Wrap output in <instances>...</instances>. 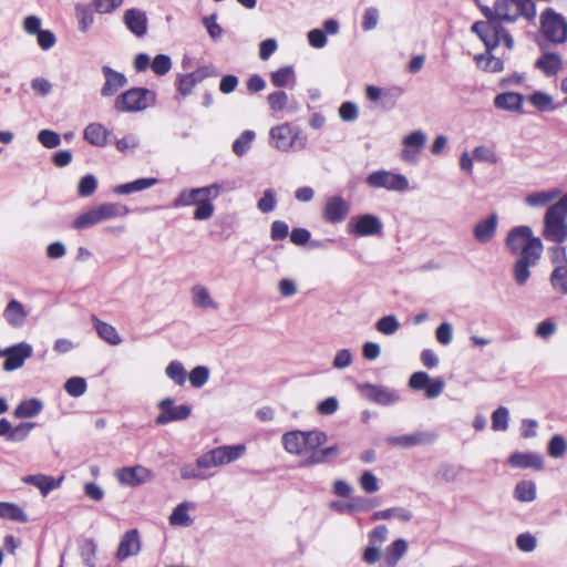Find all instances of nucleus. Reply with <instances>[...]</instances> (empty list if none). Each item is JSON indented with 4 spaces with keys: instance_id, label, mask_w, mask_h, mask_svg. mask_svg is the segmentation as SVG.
<instances>
[{
    "instance_id": "37",
    "label": "nucleus",
    "mask_w": 567,
    "mask_h": 567,
    "mask_svg": "<svg viewBox=\"0 0 567 567\" xmlns=\"http://www.w3.org/2000/svg\"><path fill=\"white\" fill-rule=\"evenodd\" d=\"M83 136L94 146H105L109 131L100 123H91L84 128Z\"/></svg>"
},
{
    "instance_id": "34",
    "label": "nucleus",
    "mask_w": 567,
    "mask_h": 567,
    "mask_svg": "<svg viewBox=\"0 0 567 567\" xmlns=\"http://www.w3.org/2000/svg\"><path fill=\"white\" fill-rule=\"evenodd\" d=\"M524 97L519 93L506 92L496 95L494 104L497 109L520 112L523 107Z\"/></svg>"
},
{
    "instance_id": "17",
    "label": "nucleus",
    "mask_w": 567,
    "mask_h": 567,
    "mask_svg": "<svg viewBox=\"0 0 567 567\" xmlns=\"http://www.w3.org/2000/svg\"><path fill=\"white\" fill-rule=\"evenodd\" d=\"M349 210L348 202L342 196L336 195L326 200L322 217L329 224H339L348 217Z\"/></svg>"
},
{
    "instance_id": "15",
    "label": "nucleus",
    "mask_w": 567,
    "mask_h": 567,
    "mask_svg": "<svg viewBox=\"0 0 567 567\" xmlns=\"http://www.w3.org/2000/svg\"><path fill=\"white\" fill-rule=\"evenodd\" d=\"M359 390L367 400L380 405H392L400 401L395 390L383 385L363 383L359 385Z\"/></svg>"
},
{
    "instance_id": "23",
    "label": "nucleus",
    "mask_w": 567,
    "mask_h": 567,
    "mask_svg": "<svg viewBox=\"0 0 567 567\" xmlns=\"http://www.w3.org/2000/svg\"><path fill=\"white\" fill-rule=\"evenodd\" d=\"M102 72L105 78V83L101 89L102 96L109 97L114 95L127 83V79L123 73L117 72L107 65L102 66Z\"/></svg>"
},
{
    "instance_id": "38",
    "label": "nucleus",
    "mask_w": 567,
    "mask_h": 567,
    "mask_svg": "<svg viewBox=\"0 0 567 567\" xmlns=\"http://www.w3.org/2000/svg\"><path fill=\"white\" fill-rule=\"evenodd\" d=\"M0 518L10 519L19 523H27L28 515L17 504L0 502Z\"/></svg>"
},
{
    "instance_id": "40",
    "label": "nucleus",
    "mask_w": 567,
    "mask_h": 567,
    "mask_svg": "<svg viewBox=\"0 0 567 567\" xmlns=\"http://www.w3.org/2000/svg\"><path fill=\"white\" fill-rule=\"evenodd\" d=\"M514 497L522 503H530L536 498V484L533 481H520L514 489Z\"/></svg>"
},
{
    "instance_id": "39",
    "label": "nucleus",
    "mask_w": 567,
    "mask_h": 567,
    "mask_svg": "<svg viewBox=\"0 0 567 567\" xmlns=\"http://www.w3.org/2000/svg\"><path fill=\"white\" fill-rule=\"evenodd\" d=\"M550 285L556 292L567 295V265L555 266L550 274Z\"/></svg>"
},
{
    "instance_id": "63",
    "label": "nucleus",
    "mask_w": 567,
    "mask_h": 567,
    "mask_svg": "<svg viewBox=\"0 0 567 567\" xmlns=\"http://www.w3.org/2000/svg\"><path fill=\"white\" fill-rule=\"evenodd\" d=\"M338 112L343 122H353L359 116V107L354 102L342 103Z\"/></svg>"
},
{
    "instance_id": "55",
    "label": "nucleus",
    "mask_w": 567,
    "mask_h": 567,
    "mask_svg": "<svg viewBox=\"0 0 567 567\" xmlns=\"http://www.w3.org/2000/svg\"><path fill=\"white\" fill-rule=\"evenodd\" d=\"M380 19V11L377 7H369L364 10L362 17V30L368 32L377 28Z\"/></svg>"
},
{
    "instance_id": "20",
    "label": "nucleus",
    "mask_w": 567,
    "mask_h": 567,
    "mask_svg": "<svg viewBox=\"0 0 567 567\" xmlns=\"http://www.w3.org/2000/svg\"><path fill=\"white\" fill-rule=\"evenodd\" d=\"M436 440V434L432 432L419 431L411 434L389 436L386 437L388 444L392 446H400L404 449L431 444Z\"/></svg>"
},
{
    "instance_id": "57",
    "label": "nucleus",
    "mask_w": 567,
    "mask_h": 567,
    "mask_svg": "<svg viewBox=\"0 0 567 567\" xmlns=\"http://www.w3.org/2000/svg\"><path fill=\"white\" fill-rule=\"evenodd\" d=\"M209 378V370L204 365H198L194 368L189 375V382L194 388H202L205 385Z\"/></svg>"
},
{
    "instance_id": "64",
    "label": "nucleus",
    "mask_w": 567,
    "mask_h": 567,
    "mask_svg": "<svg viewBox=\"0 0 567 567\" xmlns=\"http://www.w3.org/2000/svg\"><path fill=\"white\" fill-rule=\"evenodd\" d=\"M277 205L276 194L272 189H266L262 197L258 200L257 207L261 213H270Z\"/></svg>"
},
{
    "instance_id": "62",
    "label": "nucleus",
    "mask_w": 567,
    "mask_h": 567,
    "mask_svg": "<svg viewBox=\"0 0 567 567\" xmlns=\"http://www.w3.org/2000/svg\"><path fill=\"white\" fill-rule=\"evenodd\" d=\"M38 141L47 148H54L60 145V135L51 130H41L38 133Z\"/></svg>"
},
{
    "instance_id": "28",
    "label": "nucleus",
    "mask_w": 567,
    "mask_h": 567,
    "mask_svg": "<svg viewBox=\"0 0 567 567\" xmlns=\"http://www.w3.org/2000/svg\"><path fill=\"white\" fill-rule=\"evenodd\" d=\"M246 447L243 444L223 445L212 449L217 466H223L237 461L245 453Z\"/></svg>"
},
{
    "instance_id": "41",
    "label": "nucleus",
    "mask_w": 567,
    "mask_h": 567,
    "mask_svg": "<svg viewBox=\"0 0 567 567\" xmlns=\"http://www.w3.org/2000/svg\"><path fill=\"white\" fill-rule=\"evenodd\" d=\"M396 517L401 522H409L412 518V513L403 507H392L383 511H378L372 515L373 520H385Z\"/></svg>"
},
{
    "instance_id": "45",
    "label": "nucleus",
    "mask_w": 567,
    "mask_h": 567,
    "mask_svg": "<svg viewBox=\"0 0 567 567\" xmlns=\"http://www.w3.org/2000/svg\"><path fill=\"white\" fill-rule=\"evenodd\" d=\"M165 374L177 385H184L187 379V373L183 363L177 360L171 361L168 363V365L165 369Z\"/></svg>"
},
{
    "instance_id": "52",
    "label": "nucleus",
    "mask_w": 567,
    "mask_h": 567,
    "mask_svg": "<svg viewBox=\"0 0 567 567\" xmlns=\"http://www.w3.org/2000/svg\"><path fill=\"white\" fill-rule=\"evenodd\" d=\"M34 426L35 423L33 422H23L12 426L9 435V442L18 443L24 441L30 435Z\"/></svg>"
},
{
    "instance_id": "21",
    "label": "nucleus",
    "mask_w": 567,
    "mask_h": 567,
    "mask_svg": "<svg viewBox=\"0 0 567 567\" xmlns=\"http://www.w3.org/2000/svg\"><path fill=\"white\" fill-rule=\"evenodd\" d=\"M123 22L135 37L143 38L146 35L148 19L145 11L137 8L127 9L123 14Z\"/></svg>"
},
{
    "instance_id": "49",
    "label": "nucleus",
    "mask_w": 567,
    "mask_h": 567,
    "mask_svg": "<svg viewBox=\"0 0 567 567\" xmlns=\"http://www.w3.org/2000/svg\"><path fill=\"white\" fill-rule=\"evenodd\" d=\"M566 451H567L566 439L560 434H556V435L551 436V439L548 442V446H547L548 455L554 458H559L566 454Z\"/></svg>"
},
{
    "instance_id": "14",
    "label": "nucleus",
    "mask_w": 567,
    "mask_h": 567,
    "mask_svg": "<svg viewBox=\"0 0 567 567\" xmlns=\"http://www.w3.org/2000/svg\"><path fill=\"white\" fill-rule=\"evenodd\" d=\"M114 475L121 485L130 487L145 484L152 481L154 476L153 472L143 465L121 467L115 472Z\"/></svg>"
},
{
    "instance_id": "43",
    "label": "nucleus",
    "mask_w": 567,
    "mask_h": 567,
    "mask_svg": "<svg viewBox=\"0 0 567 567\" xmlns=\"http://www.w3.org/2000/svg\"><path fill=\"white\" fill-rule=\"evenodd\" d=\"M217 197L204 196L200 197L199 202L195 205L196 208L194 210V219L196 220H207L209 219L215 210V206L213 202Z\"/></svg>"
},
{
    "instance_id": "13",
    "label": "nucleus",
    "mask_w": 567,
    "mask_h": 567,
    "mask_svg": "<svg viewBox=\"0 0 567 567\" xmlns=\"http://www.w3.org/2000/svg\"><path fill=\"white\" fill-rule=\"evenodd\" d=\"M221 190V186L216 183L204 187L185 188L174 199L173 207L179 208L196 205L203 195L218 197Z\"/></svg>"
},
{
    "instance_id": "18",
    "label": "nucleus",
    "mask_w": 567,
    "mask_h": 567,
    "mask_svg": "<svg viewBox=\"0 0 567 567\" xmlns=\"http://www.w3.org/2000/svg\"><path fill=\"white\" fill-rule=\"evenodd\" d=\"M537 246L530 247L526 256H519L514 265V279L518 286H524L530 277V267L535 266L542 255H537Z\"/></svg>"
},
{
    "instance_id": "60",
    "label": "nucleus",
    "mask_w": 567,
    "mask_h": 567,
    "mask_svg": "<svg viewBox=\"0 0 567 567\" xmlns=\"http://www.w3.org/2000/svg\"><path fill=\"white\" fill-rule=\"evenodd\" d=\"M115 145L117 151L124 154H128L134 152V150L140 146V138L135 134H128L117 140Z\"/></svg>"
},
{
    "instance_id": "32",
    "label": "nucleus",
    "mask_w": 567,
    "mask_h": 567,
    "mask_svg": "<svg viewBox=\"0 0 567 567\" xmlns=\"http://www.w3.org/2000/svg\"><path fill=\"white\" fill-rule=\"evenodd\" d=\"M92 323L96 330L97 336L111 346H118L122 343V338L116 328L111 323L102 321L95 315L91 317Z\"/></svg>"
},
{
    "instance_id": "56",
    "label": "nucleus",
    "mask_w": 567,
    "mask_h": 567,
    "mask_svg": "<svg viewBox=\"0 0 567 567\" xmlns=\"http://www.w3.org/2000/svg\"><path fill=\"white\" fill-rule=\"evenodd\" d=\"M202 22L213 41H218L221 38L224 30L217 23V14L213 13L206 16L203 18Z\"/></svg>"
},
{
    "instance_id": "59",
    "label": "nucleus",
    "mask_w": 567,
    "mask_h": 567,
    "mask_svg": "<svg viewBox=\"0 0 567 567\" xmlns=\"http://www.w3.org/2000/svg\"><path fill=\"white\" fill-rule=\"evenodd\" d=\"M359 484L367 493H377L380 488L378 477L371 471H364L360 478Z\"/></svg>"
},
{
    "instance_id": "58",
    "label": "nucleus",
    "mask_w": 567,
    "mask_h": 567,
    "mask_svg": "<svg viewBox=\"0 0 567 567\" xmlns=\"http://www.w3.org/2000/svg\"><path fill=\"white\" fill-rule=\"evenodd\" d=\"M151 69L155 74L164 75L172 69V60L166 54H157L151 63Z\"/></svg>"
},
{
    "instance_id": "5",
    "label": "nucleus",
    "mask_w": 567,
    "mask_h": 567,
    "mask_svg": "<svg viewBox=\"0 0 567 567\" xmlns=\"http://www.w3.org/2000/svg\"><path fill=\"white\" fill-rule=\"evenodd\" d=\"M130 209L127 206L117 203H104L79 215L72 226L75 229H86L101 221L126 216Z\"/></svg>"
},
{
    "instance_id": "7",
    "label": "nucleus",
    "mask_w": 567,
    "mask_h": 567,
    "mask_svg": "<svg viewBox=\"0 0 567 567\" xmlns=\"http://www.w3.org/2000/svg\"><path fill=\"white\" fill-rule=\"evenodd\" d=\"M156 103V93L146 87H132L120 94L114 109L121 113L142 112Z\"/></svg>"
},
{
    "instance_id": "61",
    "label": "nucleus",
    "mask_w": 567,
    "mask_h": 567,
    "mask_svg": "<svg viewBox=\"0 0 567 567\" xmlns=\"http://www.w3.org/2000/svg\"><path fill=\"white\" fill-rule=\"evenodd\" d=\"M267 101L274 112H279L288 104V94L285 91H275L268 95Z\"/></svg>"
},
{
    "instance_id": "50",
    "label": "nucleus",
    "mask_w": 567,
    "mask_h": 567,
    "mask_svg": "<svg viewBox=\"0 0 567 567\" xmlns=\"http://www.w3.org/2000/svg\"><path fill=\"white\" fill-rule=\"evenodd\" d=\"M66 393L73 398H79L86 392L87 384L84 378L72 377L64 383Z\"/></svg>"
},
{
    "instance_id": "30",
    "label": "nucleus",
    "mask_w": 567,
    "mask_h": 567,
    "mask_svg": "<svg viewBox=\"0 0 567 567\" xmlns=\"http://www.w3.org/2000/svg\"><path fill=\"white\" fill-rule=\"evenodd\" d=\"M210 75L214 73L209 72L208 68H199L192 73L184 74L178 78V91L186 96L192 93L197 83Z\"/></svg>"
},
{
    "instance_id": "29",
    "label": "nucleus",
    "mask_w": 567,
    "mask_h": 567,
    "mask_svg": "<svg viewBox=\"0 0 567 567\" xmlns=\"http://www.w3.org/2000/svg\"><path fill=\"white\" fill-rule=\"evenodd\" d=\"M535 66L540 70L546 76L550 78L563 69V58L555 52H543L536 60Z\"/></svg>"
},
{
    "instance_id": "8",
    "label": "nucleus",
    "mask_w": 567,
    "mask_h": 567,
    "mask_svg": "<svg viewBox=\"0 0 567 567\" xmlns=\"http://www.w3.org/2000/svg\"><path fill=\"white\" fill-rule=\"evenodd\" d=\"M505 244L512 254H519L520 256H526L530 247H538V249L535 250L537 255H542L544 249L542 240L533 236V230L529 226L512 228L507 234Z\"/></svg>"
},
{
    "instance_id": "54",
    "label": "nucleus",
    "mask_w": 567,
    "mask_h": 567,
    "mask_svg": "<svg viewBox=\"0 0 567 567\" xmlns=\"http://www.w3.org/2000/svg\"><path fill=\"white\" fill-rule=\"evenodd\" d=\"M97 187V179L94 175L87 174L83 176L78 185V194L80 197H90Z\"/></svg>"
},
{
    "instance_id": "48",
    "label": "nucleus",
    "mask_w": 567,
    "mask_h": 567,
    "mask_svg": "<svg viewBox=\"0 0 567 567\" xmlns=\"http://www.w3.org/2000/svg\"><path fill=\"white\" fill-rule=\"evenodd\" d=\"M400 328V322L398 318L393 315L384 316L381 319H379L375 323V329L384 334V336H392Z\"/></svg>"
},
{
    "instance_id": "11",
    "label": "nucleus",
    "mask_w": 567,
    "mask_h": 567,
    "mask_svg": "<svg viewBox=\"0 0 567 567\" xmlns=\"http://www.w3.org/2000/svg\"><path fill=\"white\" fill-rule=\"evenodd\" d=\"M161 413L155 419L156 425H165L171 422L184 421L192 412L187 404L175 405L172 398H165L157 403Z\"/></svg>"
},
{
    "instance_id": "19",
    "label": "nucleus",
    "mask_w": 567,
    "mask_h": 567,
    "mask_svg": "<svg viewBox=\"0 0 567 567\" xmlns=\"http://www.w3.org/2000/svg\"><path fill=\"white\" fill-rule=\"evenodd\" d=\"M142 544L138 530L136 528L125 532L117 546L115 557L117 560L123 561L130 557L138 555Z\"/></svg>"
},
{
    "instance_id": "33",
    "label": "nucleus",
    "mask_w": 567,
    "mask_h": 567,
    "mask_svg": "<svg viewBox=\"0 0 567 567\" xmlns=\"http://www.w3.org/2000/svg\"><path fill=\"white\" fill-rule=\"evenodd\" d=\"M196 505L192 502H183L178 504L169 515V524L172 526L189 527L193 525L194 519L190 517L189 512L194 511Z\"/></svg>"
},
{
    "instance_id": "3",
    "label": "nucleus",
    "mask_w": 567,
    "mask_h": 567,
    "mask_svg": "<svg viewBox=\"0 0 567 567\" xmlns=\"http://www.w3.org/2000/svg\"><path fill=\"white\" fill-rule=\"evenodd\" d=\"M543 236L546 240L556 244L567 240V194L547 208Z\"/></svg>"
},
{
    "instance_id": "16",
    "label": "nucleus",
    "mask_w": 567,
    "mask_h": 567,
    "mask_svg": "<svg viewBox=\"0 0 567 567\" xmlns=\"http://www.w3.org/2000/svg\"><path fill=\"white\" fill-rule=\"evenodd\" d=\"M32 346L27 342L6 348L3 350V357L6 358L2 365L3 370L11 372L22 368L25 360L32 355Z\"/></svg>"
},
{
    "instance_id": "53",
    "label": "nucleus",
    "mask_w": 567,
    "mask_h": 567,
    "mask_svg": "<svg viewBox=\"0 0 567 567\" xmlns=\"http://www.w3.org/2000/svg\"><path fill=\"white\" fill-rule=\"evenodd\" d=\"M509 412L505 406H499L492 414V427L494 431H506L508 429Z\"/></svg>"
},
{
    "instance_id": "10",
    "label": "nucleus",
    "mask_w": 567,
    "mask_h": 567,
    "mask_svg": "<svg viewBox=\"0 0 567 567\" xmlns=\"http://www.w3.org/2000/svg\"><path fill=\"white\" fill-rule=\"evenodd\" d=\"M381 219L372 214H363L352 217L348 223V233L354 237H371L382 234Z\"/></svg>"
},
{
    "instance_id": "31",
    "label": "nucleus",
    "mask_w": 567,
    "mask_h": 567,
    "mask_svg": "<svg viewBox=\"0 0 567 567\" xmlns=\"http://www.w3.org/2000/svg\"><path fill=\"white\" fill-rule=\"evenodd\" d=\"M409 543L404 538H398L391 543L384 553V560L381 567H396L401 558L406 554Z\"/></svg>"
},
{
    "instance_id": "24",
    "label": "nucleus",
    "mask_w": 567,
    "mask_h": 567,
    "mask_svg": "<svg viewBox=\"0 0 567 567\" xmlns=\"http://www.w3.org/2000/svg\"><path fill=\"white\" fill-rule=\"evenodd\" d=\"M64 476H60L59 478H54L50 475L44 474H34L28 475L22 478V482L25 484H30L39 488L42 496H47L51 491L61 486Z\"/></svg>"
},
{
    "instance_id": "9",
    "label": "nucleus",
    "mask_w": 567,
    "mask_h": 567,
    "mask_svg": "<svg viewBox=\"0 0 567 567\" xmlns=\"http://www.w3.org/2000/svg\"><path fill=\"white\" fill-rule=\"evenodd\" d=\"M367 184L373 188H384L390 192H404L409 188V179L400 173L379 169L367 176Z\"/></svg>"
},
{
    "instance_id": "42",
    "label": "nucleus",
    "mask_w": 567,
    "mask_h": 567,
    "mask_svg": "<svg viewBox=\"0 0 567 567\" xmlns=\"http://www.w3.org/2000/svg\"><path fill=\"white\" fill-rule=\"evenodd\" d=\"M487 50V54H481L475 56L476 64L480 69L487 72H501L504 69V62L494 55H491Z\"/></svg>"
},
{
    "instance_id": "46",
    "label": "nucleus",
    "mask_w": 567,
    "mask_h": 567,
    "mask_svg": "<svg viewBox=\"0 0 567 567\" xmlns=\"http://www.w3.org/2000/svg\"><path fill=\"white\" fill-rule=\"evenodd\" d=\"M256 134L254 131L247 130L234 142L233 151L236 155H245L251 147Z\"/></svg>"
},
{
    "instance_id": "6",
    "label": "nucleus",
    "mask_w": 567,
    "mask_h": 567,
    "mask_svg": "<svg viewBox=\"0 0 567 567\" xmlns=\"http://www.w3.org/2000/svg\"><path fill=\"white\" fill-rule=\"evenodd\" d=\"M539 33L551 44L567 42V19L553 8H546L539 16Z\"/></svg>"
},
{
    "instance_id": "12",
    "label": "nucleus",
    "mask_w": 567,
    "mask_h": 567,
    "mask_svg": "<svg viewBox=\"0 0 567 567\" xmlns=\"http://www.w3.org/2000/svg\"><path fill=\"white\" fill-rule=\"evenodd\" d=\"M426 134L416 130L405 135L402 140L403 148L401 151V159L409 164H417L420 155L426 144Z\"/></svg>"
},
{
    "instance_id": "4",
    "label": "nucleus",
    "mask_w": 567,
    "mask_h": 567,
    "mask_svg": "<svg viewBox=\"0 0 567 567\" xmlns=\"http://www.w3.org/2000/svg\"><path fill=\"white\" fill-rule=\"evenodd\" d=\"M269 138L275 148L285 153L305 150L308 141L299 127L289 123L271 127Z\"/></svg>"
},
{
    "instance_id": "35",
    "label": "nucleus",
    "mask_w": 567,
    "mask_h": 567,
    "mask_svg": "<svg viewBox=\"0 0 567 567\" xmlns=\"http://www.w3.org/2000/svg\"><path fill=\"white\" fill-rule=\"evenodd\" d=\"M561 192L558 188L550 190L534 192L524 198L528 207H543L556 198H560Z\"/></svg>"
},
{
    "instance_id": "51",
    "label": "nucleus",
    "mask_w": 567,
    "mask_h": 567,
    "mask_svg": "<svg viewBox=\"0 0 567 567\" xmlns=\"http://www.w3.org/2000/svg\"><path fill=\"white\" fill-rule=\"evenodd\" d=\"M529 101L539 111H553L556 109L553 97L540 91L533 93L529 96Z\"/></svg>"
},
{
    "instance_id": "44",
    "label": "nucleus",
    "mask_w": 567,
    "mask_h": 567,
    "mask_svg": "<svg viewBox=\"0 0 567 567\" xmlns=\"http://www.w3.org/2000/svg\"><path fill=\"white\" fill-rule=\"evenodd\" d=\"M270 81L276 87L287 86L295 81V71L290 65L282 66L270 74Z\"/></svg>"
},
{
    "instance_id": "36",
    "label": "nucleus",
    "mask_w": 567,
    "mask_h": 567,
    "mask_svg": "<svg viewBox=\"0 0 567 567\" xmlns=\"http://www.w3.org/2000/svg\"><path fill=\"white\" fill-rule=\"evenodd\" d=\"M43 410V403L37 398L21 401L14 409L13 415L17 419H29L38 415Z\"/></svg>"
},
{
    "instance_id": "22",
    "label": "nucleus",
    "mask_w": 567,
    "mask_h": 567,
    "mask_svg": "<svg viewBox=\"0 0 567 567\" xmlns=\"http://www.w3.org/2000/svg\"><path fill=\"white\" fill-rule=\"evenodd\" d=\"M498 226L497 214H492L485 219L478 220L473 227V236L480 244L489 243L496 235Z\"/></svg>"
},
{
    "instance_id": "25",
    "label": "nucleus",
    "mask_w": 567,
    "mask_h": 567,
    "mask_svg": "<svg viewBox=\"0 0 567 567\" xmlns=\"http://www.w3.org/2000/svg\"><path fill=\"white\" fill-rule=\"evenodd\" d=\"M190 299L195 308L213 309L219 308L218 302L212 297L209 289L200 284L194 285L190 288Z\"/></svg>"
},
{
    "instance_id": "1",
    "label": "nucleus",
    "mask_w": 567,
    "mask_h": 567,
    "mask_svg": "<svg viewBox=\"0 0 567 567\" xmlns=\"http://www.w3.org/2000/svg\"><path fill=\"white\" fill-rule=\"evenodd\" d=\"M486 21H477L472 25V31L483 41L486 50L497 48L502 42L508 50H513L515 42L502 23H514L519 18L528 21V14L524 7L516 0H495L493 8L481 7Z\"/></svg>"
},
{
    "instance_id": "26",
    "label": "nucleus",
    "mask_w": 567,
    "mask_h": 567,
    "mask_svg": "<svg viewBox=\"0 0 567 567\" xmlns=\"http://www.w3.org/2000/svg\"><path fill=\"white\" fill-rule=\"evenodd\" d=\"M2 315L6 322L12 328L23 327L28 317V312L24 310L23 305L16 299H12L7 303Z\"/></svg>"
},
{
    "instance_id": "47",
    "label": "nucleus",
    "mask_w": 567,
    "mask_h": 567,
    "mask_svg": "<svg viewBox=\"0 0 567 567\" xmlns=\"http://www.w3.org/2000/svg\"><path fill=\"white\" fill-rule=\"evenodd\" d=\"M75 16L79 22V29L82 32H87L94 22V16L90 8L84 4H76Z\"/></svg>"
},
{
    "instance_id": "2",
    "label": "nucleus",
    "mask_w": 567,
    "mask_h": 567,
    "mask_svg": "<svg viewBox=\"0 0 567 567\" xmlns=\"http://www.w3.org/2000/svg\"><path fill=\"white\" fill-rule=\"evenodd\" d=\"M327 434L319 430H295L282 435V444L287 453L301 457L302 466H313L332 462L340 454L338 445L320 449L327 442Z\"/></svg>"
},
{
    "instance_id": "27",
    "label": "nucleus",
    "mask_w": 567,
    "mask_h": 567,
    "mask_svg": "<svg viewBox=\"0 0 567 567\" xmlns=\"http://www.w3.org/2000/svg\"><path fill=\"white\" fill-rule=\"evenodd\" d=\"M508 464L515 468L542 470L544 467V460L536 453L515 452L509 456Z\"/></svg>"
}]
</instances>
